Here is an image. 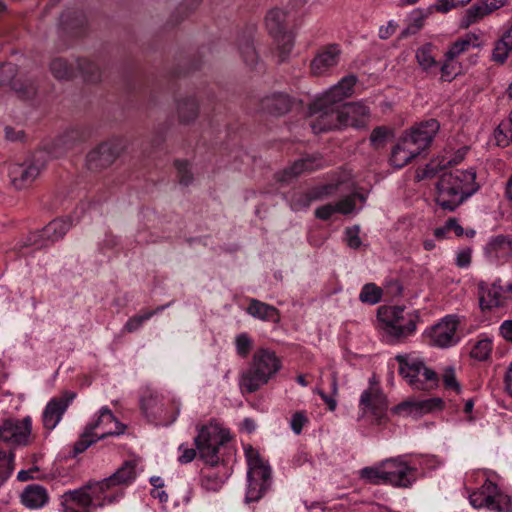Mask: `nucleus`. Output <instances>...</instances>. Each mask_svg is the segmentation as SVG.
I'll return each instance as SVG.
<instances>
[{
  "label": "nucleus",
  "mask_w": 512,
  "mask_h": 512,
  "mask_svg": "<svg viewBox=\"0 0 512 512\" xmlns=\"http://www.w3.org/2000/svg\"><path fill=\"white\" fill-rule=\"evenodd\" d=\"M357 82L354 75L342 78L309 106L311 128L314 133L340 129L345 126L362 127L369 115V108L362 102L343 103L351 95Z\"/></svg>",
  "instance_id": "obj_1"
},
{
  "label": "nucleus",
  "mask_w": 512,
  "mask_h": 512,
  "mask_svg": "<svg viewBox=\"0 0 512 512\" xmlns=\"http://www.w3.org/2000/svg\"><path fill=\"white\" fill-rule=\"evenodd\" d=\"M478 189L475 170L445 172L436 183L435 202L443 210L453 212Z\"/></svg>",
  "instance_id": "obj_2"
},
{
  "label": "nucleus",
  "mask_w": 512,
  "mask_h": 512,
  "mask_svg": "<svg viewBox=\"0 0 512 512\" xmlns=\"http://www.w3.org/2000/svg\"><path fill=\"white\" fill-rule=\"evenodd\" d=\"M361 478L374 485H392L408 488L416 481L417 469L409 466L401 457L382 461L377 467H365Z\"/></svg>",
  "instance_id": "obj_3"
},
{
  "label": "nucleus",
  "mask_w": 512,
  "mask_h": 512,
  "mask_svg": "<svg viewBox=\"0 0 512 512\" xmlns=\"http://www.w3.org/2000/svg\"><path fill=\"white\" fill-rule=\"evenodd\" d=\"M281 366V360L274 351L258 349L253 355L250 367L241 376V388L248 393L256 392L269 382Z\"/></svg>",
  "instance_id": "obj_4"
},
{
  "label": "nucleus",
  "mask_w": 512,
  "mask_h": 512,
  "mask_svg": "<svg viewBox=\"0 0 512 512\" xmlns=\"http://www.w3.org/2000/svg\"><path fill=\"white\" fill-rule=\"evenodd\" d=\"M245 453L249 466L246 502L250 503L258 501L269 489L271 468L252 446H248L245 449Z\"/></svg>",
  "instance_id": "obj_5"
},
{
  "label": "nucleus",
  "mask_w": 512,
  "mask_h": 512,
  "mask_svg": "<svg viewBox=\"0 0 512 512\" xmlns=\"http://www.w3.org/2000/svg\"><path fill=\"white\" fill-rule=\"evenodd\" d=\"M395 360L399 363V374L407 379L414 389L430 390L438 386L437 373L426 367L423 361H409L407 355H397Z\"/></svg>",
  "instance_id": "obj_6"
},
{
  "label": "nucleus",
  "mask_w": 512,
  "mask_h": 512,
  "mask_svg": "<svg viewBox=\"0 0 512 512\" xmlns=\"http://www.w3.org/2000/svg\"><path fill=\"white\" fill-rule=\"evenodd\" d=\"M228 440V435L218 425L209 424L199 429L194 442L200 458L205 463L216 466L220 461L219 447Z\"/></svg>",
  "instance_id": "obj_7"
},
{
  "label": "nucleus",
  "mask_w": 512,
  "mask_h": 512,
  "mask_svg": "<svg viewBox=\"0 0 512 512\" xmlns=\"http://www.w3.org/2000/svg\"><path fill=\"white\" fill-rule=\"evenodd\" d=\"M469 502L476 509L487 508L494 512H512V497L488 479L480 489L470 494Z\"/></svg>",
  "instance_id": "obj_8"
},
{
  "label": "nucleus",
  "mask_w": 512,
  "mask_h": 512,
  "mask_svg": "<svg viewBox=\"0 0 512 512\" xmlns=\"http://www.w3.org/2000/svg\"><path fill=\"white\" fill-rule=\"evenodd\" d=\"M286 18L287 14L277 8L270 10L266 16V27L277 44L281 61L285 60L294 46V37L287 31Z\"/></svg>",
  "instance_id": "obj_9"
},
{
  "label": "nucleus",
  "mask_w": 512,
  "mask_h": 512,
  "mask_svg": "<svg viewBox=\"0 0 512 512\" xmlns=\"http://www.w3.org/2000/svg\"><path fill=\"white\" fill-rule=\"evenodd\" d=\"M403 312L404 309L400 306L380 308L378 310V316L385 324L384 330L386 334L397 340L412 334L416 330L414 318H409L406 324L402 323L404 320Z\"/></svg>",
  "instance_id": "obj_10"
},
{
  "label": "nucleus",
  "mask_w": 512,
  "mask_h": 512,
  "mask_svg": "<svg viewBox=\"0 0 512 512\" xmlns=\"http://www.w3.org/2000/svg\"><path fill=\"white\" fill-rule=\"evenodd\" d=\"M124 149L125 143L122 139H112L99 144L87 155L86 163L88 169L98 171L110 166Z\"/></svg>",
  "instance_id": "obj_11"
},
{
  "label": "nucleus",
  "mask_w": 512,
  "mask_h": 512,
  "mask_svg": "<svg viewBox=\"0 0 512 512\" xmlns=\"http://www.w3.org/2000/svg\"><path fill=\"white\" fill-rule=\"evenodd\" d=\"M360 406L364 415H371L372 422L382 425L387 422L388 401L377 385H371L360 397Z\"/></svg>",
  "instance_id": "obj_12"
},
{
  "label": "nucleus",
  "mask_w": 512,
  "mask_h": 512,
  "mask_svg": "<svg viewBox=\"0 0 512 512\" xmlns=\"http://www.w3.org/2000/svg\"><path fill=\"white\" fill-rule=\"evenodd\" d=\"M32 431V419L26 416L23 419L8 418L0 425V440L18 446H27Z\"/></svg>",
  "instance_id": "obj_13"
},
{
  "label": "nucleus",
  "mask_w": 512,
  "mask_h": 512,
  "mask_svg": "<svg viewBox=\"0 0 512 512\" xmlns=\"http://www.w3.org/2000/svg\"><path fill=\"white\" fill-rule=\"evenodd\" d=\"M71 227V222L65 219H55L49 222L42 230L31 233L27 241L26 246H35L36 249H40L54 243L67 233Z\"/></svg>",
  "instance_id": "obj_14"
},
{
  "label": "nucleus",
  "mask_w": 512,
  "mask_h": 512,
  "mask_svg": "<svg viewBox=\"0 0 512 512\" xmlns=\"http://www.w3.org/2000/svg\"><path fill=\"white\" fill-rule=\"evenodd\" d=\"M342 50L338 44H328L318 49L310 63V71L314 76H323L335 68L341 58Z\"/></svg>",
  "instance_id": "obj_15"
},
{
  "label": "nucleus",
  "mask_w": 512,
  "mask_h": 512,
  "mask_svg": "<svg viewBox=\"0 0 512 512\" xmlns=\"http://www.w3.org/2000/svg\"><path fill=\"white\" fill-rule=\"evenodd\" d=\"M458 320L455 316H446L441 322L434 325L430 332V343L439 348H447L458 342L456 331Z\"/></svg>",
  "instance_id": "obj_16"
},
{
  "label": "nucleus",
  "mask_w": 512,
  "mask_h": 512,
  "mask_svg": "<svg viewBox=\"0 0 512 512\" xmlns=\"http://www.w3.org/2000/svg\"><path fill=\"white\" fill-rule=\"evenodd\" d=\"M75 397L74 392L65 391L61 396L48 402L42 415L43 425L47 430H53L57 426Z\"/></svg>",
  "instance_id": "obj_17"
},
{
  "label": "nucleus",
  "mask_w": 512,
  "mask_h": 512,
  "mask_svg": "<svg viewBox=\"0 0 512 512\" xmlns=\"http://www.w3.org/2000/svg\"><path fill=\"white\" fill-rule=\"evenodd\" d=\"M293 99L286 93L275 92L264 96L259 102L260 111L272 116H282L293 106Z\"/></svg>",
  "instance_id": "obj_18"
},
{
  "label": "nucleus",
  "mask_w": 512,
  "mask_h": 512,
  "mask_svg": "<svg viewBox=\"0 0 512 512\" xmlns=\"http://www.w3.org/2000/svg\"><path fill=\"white\" fill-rule=\"evenodd\" d=\"M39 174L40 169L35 165L15 164L9 171L11 182L16 189L30 186Z\"/></svg>",
  "instance_id": "obj_19"
},
{
  "label": "nucleus",
  "mask_w": 512,
  "mask_h": 512,
  "mask_svg": "<svg viewBox=\"0 0 512 512\" xmlns=\"http://www.w3.org/2000/svg\"><path fill=\"white\" fill-rule=\"evenodd\" d=\"M85 139V133L80 128H71L58 136L53 142L52 153L59 157L74 148Z\"/></svg>",
  "instance_id": "obj_20"
},
{
  "label": "nucleus",
  "mask_w": 512,
  "mask_h": 512,
  "mask_svg": "<svg viewBox=\"0 0 512 512\" xmlns=\"http://www.w3.org/2000/svg\"><path fill=\"white\" fill-rule=\"evenodd\" d=\"M49 500L45 487L39 484L28 485L21 494L22 504L29 509H39Z\"/></svg>",
  "instance_id": "obj_21"
},
{
  "label": "nucleus",
  "mask_w": 512,
  "mask_h": 512,
  "mask_svg": "<svg viewBox=\"0 0 512 512\" xmlns=\"http://www.w3.org/2000/svg\"><path fill=\"white\" fill-rule=\"evenodd\" d=\"M439 128L440 125L436 119H429L412 128L408 135L415 138V141L418 142L420 147L426 149L431 144Z\"/></svg>",
  "instance_id": "obj_22"
},
{
  "label": "nucleus",
  "mask_w": 512,
  "mask_h": 512,
  "mask_svg": "<svg viewBox=\"0 0 512 512\" xmlns=\"http://www.w3.org/2000/svg\"><path fill=\"white\" fill-rule=\"evenodd\" d=\"M176 113L179 123L188 125L199 115V103L191 96L179 98L176 102Z\"/></svg>",
  "instance_id": "obj_23"
},
{
  "label": "nucleus",
  "mask_w": 512,
  "mask_h": 512,
  "mask_svg": "<svg viewBox=\"0 0 512 512\" xmlns=\"http://www.w3.org/2000/svg\"><path fill=\"white\" fill-rule=\"evenodd\" d=\"M111 423H114L115 430H107V431L103 432L100 436H98V439H104V438H106L108 436H112V435H120L124 432V430L126 428V426L124 424L120 423L115 418V416L113 415V413L111 412L110 409L102 408L98 419L95 422L87 424L86 426L89 428V430H92L94 432V430L96 428L100 427L101 425H107V424H111Z\"/></svg>",
  "instance_id": "obj_24"
},
{
  "label": "nucleus",
  "mask_w": 512,
  "mask_h": 512,
  "mask_svg": "<svg viewBox=\"0 0 512 512\" xmlns=\"http://www.w3.org/2000/svg\"><path fill=\"white\" fill-rule=\"evenodd\" d=\"M247 313L263 321H271L273 323L280 321V313L276 307L257 299H251L249 301Z\"/></svg>",
  "instance_id": "obj_25"
},
{
  "label": "nucleus",
  "mask_w": 512,
  "mask_h": 512,
  "mask_svg": "<svg viewBox=\"0 0 512 512\" xmlns=\"http://www.w3.org/2000/svg\"><path fill=\"white\" fill-rule=\"evenodd\" d=\"M91 488L92 483L89 482L79 489L64 493V495L62 496V503L75 505L85 510L89 509V507L92 506L94 503L93 495L90 494L89 492V489Z\"/></svg>",
  "instance_id": "obj_26"
},
{
  "label": "nucleus",
  "mask_w": 512,
  "mask_h": 512,
  "mask_svg": "<svg viewBox=\"0 0 512 512\" xmlns=\"http://www.w3.org/2000/svg\"><path fill=\"white\" fill-rule=\"evenodd\" d=\"M442 407L443 400L441 398L435 397L418 402H402L394 408V411L396 413H400L403 410H408L409 413H413L414 411L420 413H428L434 410H440Z\"/></svg>",
  "instance_id": "obj_27"
},
{
  "label": "nucleus",
  "mask_w": 512,
  "mask_h": 512,
  "mask_svg": "<svg viewBox=\"0 0 512 512\" xmlns=\"http://www.w3.org/2000/svg\"><path fill=\"white\" fill-rule=\"evenodd\" d=\"M135 478V466L132 462H125L113 475L102 480L96 485L97 488L103 490L105 487L124 484Z\"/></svg>",
  "instance_id": "obj_28"
},
{
  "label": "nucleus",
  "mask_w": 512,
  "mask_h": 512,
  "mask_svg": "<svg viewBox=\"0 0 512 512\" xmlns=\"http://www.w3.org/2000/svg\"><path fill=\"white\" fill-rule=\"evenodd\" d=\"M239 53L246 65L253 67L258 62V54L254 47L252 30L243 33L237 41Z\"/></svg>",
  "instance_id": "obj_29"
},
{
  "label": "nucleus",
  "mask_w": 512,
  "mask_h": 512,
  "mask_svg": "<svg viewBox=\"0 0 512 512\" xmlns=\"http://www.w3.org/2000/svg\"><path fill=\"white\" fill-rule=\"evenodd\" d=\"M316 160L321 159L313 156L295 161L291 167L283 171L281 177H279V181L289 182L304 171H311L318 168L320 164H315Z\"/></svg>",
  "instance_id": "obj_30"
},
{
  "label": "nucleus",
  "mask_w": 512,
  "mask_h": 512,
  "mask_svg": "<svg viewBox=\"0 0 512 512\" xmlns=\"http://www.w3.org/2000/svg\"><path fill=\"white\" fill-rule=\"evenodd\" d=\"M479 290V304L482 310L492 309L494 307L500 306L501 292L503 291L501 285L495 282L492 284L491 289L486 291L484 284L481 283L479 285Z\"/></svg>",
  "instance_id": "obj_31"
},
{
  "label": "nucleus",
  "mask_w": 512,
  "mask_h": 512,
  "mask_svg": "<svg viewBox=\"0 0 512 512\" xmlns=\"http://www.w3.org/2000/svg\"><path fill=\"white\" fill-rule=\"evenodd\" d=\"M479 37L475 34H467L465 37L455 41L445 53L447 61H453L455 58L466 52L470 47H479Z\"/></svg>",
  "instance_id": "obj_32"
},
{
  "label": "nucleus",
  "mask_w": 512,
  "mask_h": 512,
  "mask_svg": "<svg viewBox=\"0 0 512 512\" xmlns=\"http://www.w3.org/2000/svg\"><path fill=\"white\" fill-rule=\"evenodd\" d=\"M77 69L85 81L92 83L101 81L102 71L98 63L87 58H79L77 59Z\"/></svg>",
  "instance_id": "obj_33"
},
{
  "label": "nucleus",
  "mask_w": 512,
  "mask_h": 512,
  "mask_svg": "<svg viewBox=\"0 0 512 512\" xmlns=\"http://www.w3.org/2000/svg\"><path fill=\"white\" fill-rule=\"evenodd\" d=\"M512 50V24L511 27L496 42L492 53L493 61L503 64Z\"/></svg>",
  "instance_id": "obj_34"
},
{
  "label": "nucleus",
  "mask_w": 512,
  "mask_h": 512,
  "mask_svg": "<svg viewBox=\"0 0 512 512\" xmlns=\"http://www.w3.org/2000/svg\"><path fill=\"white\" fill-rule=\"evenodd\" d=\"M52 75L58 80H70L76 75L75 67L66 59L54 58L49 65Z\"/></svg>",
  "instance_id": "obj_35"
},
{
  "label": "nucleus",
  "mask_w": 512,
  "mask_h": 512,
  "mask_svg": "<svg viewBox=\"0 0 512 512\" xmlns=\"http://www.w3.org/2000/svg\"><path fill=\"white\" fill-rule=\"evenodd\" d=\"M11 87L18 97L24 100L32 99L37 93V85L31 79H14Z\"/></svg>",
  "instance_id": "obj_36"
},
{
  "label": "nucleus",
  "mask_w": 512,
  "mask_h": 512,
  "mask_svg": "<svg viewBox=\"0 0 512 512\" xmlns=\"http://www.w3.org/2000/svg\"><path fill=\"white\" fill-rule=\"evenodd\" d=\"M60 25L66 31L82 28L85 25V17L79 11H66L60 17Z\"/></svg>",
  "instance_id": "obj_37"
},
{
  "label": "nucleus",
  "mask_w": 512,
  "mask_h": 512,
  "mask_svg": "<svg viewBox=\"0 0 512 512\" xmlns=\"http://www.w3.org/2000/svg\"><path fill=\"white\" fill-rule=\"evenodd\" d=\"M413 159L414 158L411 156V151L407 150L405 146L400 141H398L391 151V165H393L396 168H403Z\"/></svg>",
  "instance_id": "obj_38"
},
{
  "label": "nucleus",
  "mask_w": 512,
  "mask_h": 512,
  "mask_svg": "<svg viewBox=\"0 0 512 512\" xmlns=\"http://www.w3.org/2000/svg\"><path fill=\"white\" fill-rule=\"evenodd\" d=\"M488 5L481 3L474 4L466 11V26L473 24L483 18L484 16L492 13L497 10V6L491 5L487 8Z\"/></svg>",
  "instance_id": "obj_39"
},
{
  "label": "nucleus",
  "mask_w": 512,
  "mask_h": 512,
  "mask_svg": "<svg viewBox=\"0 0 512 512\" xmlns=\"http://www.w3.org/2000/svg\"><path fill=\"white\" fill-rule=\"evenodd\" d=\"M489 249L502 256H512V238L504 235L494 237L488 245Z\"/></svg>",
  "instance_id": "obj_40"
},
{
  "label": "nucleus",
  "mask_w": 512,
  "mask_h": 512,
  "mask_svg": "<svg viewBox=\"0 0 512 512\" xmlns=\"http://www.w3.org/2000/svg\"><path fill=\"white\" fill-rule=\"evenodd\" d=\"M382 289L373 283H367L363 286L359 299L363 303L376 304L381 300Z\"/></svg>",
  "instance_id": "obj_41"
},
{
  "label": "nucleus",
  "mask_w": 512,
  "mask_h": 512,
  "mask_svg": "<svg viewBox=\"0 0 512 512\" xmlns=\"http://www.w3.org/2000/svg\"><path fill=\"white\" fill-rule=\"evenodd\" d=\"M416 59L418 64L423 70L428 71L437 65L435 58L432 55L431 45L427 44L417 49Z\"/></svg>",
  "instance_id": "obj_42"
},
{
  "label": "nucleus",
  "mask_w": 512,
  "mask_h": 512,
  "mask_svg": "<svg viewBox=\"0 0 512 512\" xmlns=\"http://www.w3.org/2000/svg\"><path fill=\"white\" fill-rule=\"evenodd\" d=\"M492 352V341L488 338L479 340L470 352V356L478 361H485Z\"/></svg>",
  "instance_id": "obj_43"
},
{
  "label": "nucleus",
  "mask_w": 512,
  "mask_h": 512,
  "mask_svg": "<svg viewBox=\"0 0 512 512\" xmlns=\"http://www.w3.org/2000/svg\"><path fill=\"white\" fill-rule=\"evenodd\" d=\"M166 306H159L157 307L155 310L153 311H148L142 315H137V316H134V317H131L125 324L124 326V330L128 333H132L134 331H136L137 329H139L142 324L150 319L153 315H155L156 313L162 311Z\"/></svg>",
  "instance_id": "obj_44"
},
{
  "label": "nucleus",
  "mask_w": 512,
  "mask_h": 512,
  "mask_svg": "<svg viewBox=\"0 0 512 512\" xmlns=\"http://www.w3.org/2000/svg\"><path fill=\"white\" fill-rule=\"evenodd\" d=\"M391 134L392 131L386 126H378L374 128L370 135L371 145L375 149L383 148Z\"/></svg>",
  "instance_id": "obj_45"
},
{
  "label": "nucleus",
  "mask_w": 512,
  "mask_h": 512,
  "mask_svg": "<svg viewBox=\"0 0 512 512\" xmlns=\"http://www.w3.org/2000/svg\"><path fill=\"white\" fill-rule=\"evenodd\" d=\"M98 436L86 426L78 441L74 444V454L84 452L89 446L95 443Z\"/></svg>",
  "instance_id": "obj_46"
},
{
  "label": "nucleus",
  "mask_w": 512,
  "mask_h": 512,
  "mask_svg": "<svg viewBox=\"0 0 512 512\" xmlns=\"http://www.w3.org/2000/svg\"><path fill=\"white\" fill-rule=\"evenodd\" d=\"M175 168L177 170V176L181 185L188 186L193 182V174L187 161L176 160Z\"/></svg>",
  "instance_id": "obj_47"
},
{
  "label": "nucleus",
  "mask_w": 512,
  "mask_h": 512,
  "mask_svg": "<svg viewBox=\"0 0 512 512\" xmlns=\"http://www.w3.org/2000/svg\"><path fill=\"white\" fill-rule=\"evenodd\" d=\"M308 423V418L303 411L295 412L292 415L290 425L293 432L299 435L302 432L304 425Z\"/></svg>",
  "instance_id": "obj_48"
},
{
  "label": "nucleus",
  "mask_w": 512,
  "mask_h": 512,
  "mask_svg": "<svg viewBox=\"0 0 512 512\" xmlns=\"http://www.w3.org/2000/svg\"><path fill=\"white\" fill-rule=\"evenodd\" d=\"M470 1L471 0H438V3L434 7L437 11L446 13L452 8L466 5Z\"/></svg>",
  "instance_id": "obj_49"
},
{
  "label": "nucleus",
  "mask_w": 512,
  "mask_h": 512,
  "mask_svg": "<svg viewBox=\"0 0 512 512\" xmlns=\"http://www.w3.org/2000/svg\"><path fill=\"white\" fill-rule=\"evenodd\" d=\"M443 382L446 388L454 389L456 392H460V384L456 380L455 371L452 367H447L443 374Z\"/></svg>",
  "instance_id": "obj_50"
},
{
  "label": "nucleus",
  "mask_w": 512,
  "mask_h": 512,
  "mask_svg": "<svg viewBox=\"0 0 512 512\" xmlns=\"http://www.w3.org/2000/svg\"><path fill=\"white\" fill-rule=\"evenodd\" d=\"M399 141L405 146L407 150L411 151V156L413 158L417 157L421 154L422 151L425 150V148L418 145V142L415 141V138H412L409 135L402 137Z\"/></svg>",
  "instance_id": "obj_51"
},
{
  "label": "nucleus",
  "mask_w": 512,
  "mask_h": 512,
  "mask_svg": "<svg viewBox=\"0 0 512 512\" xmlns=\"http://www.w3.org/2000/svg\"><path fill=\"white\" fill-rule=\"evenodd\" d=\"M335 190V186L333 185H324L322 187H317L312 189L308 194V201H314L323 198L331 194Z\"/></svg>",
  "instance_id": "obj_52"
},
{
  "label": "nucleus",
  "mask_w": 512,
  "mask_h": 512,
  "mask_svg": "<svg viewBox=\"0 0 512 512\" xmlns=\"http://www.w3.org/2000/svg\"><path fill=\"white\" fill-rule=\"evenodd\" d=\"M360 229L358 226H353L346 229L347 244L350 248L357 249L361 245V239L359 237Z\"/></svg>",
  "instance_id": "obj_53"
},
{
  "label": "nucleus",
  "mask_w": 512,
  "mask_h": 512,
  "mask_svg": "<svg viewBox=\"0 0 512 512\" xmlns=\"http://www.w3.org/2000/svg\"><path fill=\"white\" fill-rule=\"evenodd\" d=\"M237 352L241 356H246L251 348V340L246 334H240L236 338Z\"/></svg>",
  "instance_id": "obj_54"
},
{
  "label": "nucleus",
  "mask_w": 512,
  "mask_h": 512,
  "mask_svg": "<svg viewBox=\"0 0 512 512\" xmlns=\"http://www.w3.org/2000/svg\"><path fill=\"white\" fill-rule=\"evenodd\" d=\"M355 208V202L354 197L347 196L346 198L340 200L335 204L336 212L342 213V214H348L352 212Z\"/></svg>",
  "instance_id": "obj_55"
},
{
  "label": "nucleus",
  "mask_w": 512,
  "mask_h": 512,
  "mask_svg": "<svg viewBox=\"0 0 512 512\" xmlns=\"http://www.w3.org/2000/svg\"><path fill=\"white\" fill-rule=\"evenodd\" d=\"M444 168V165L443 166H440L439 163L437 162H434V161H431L430 163H428L425 168L423 169V172H422V175L421 176H418L419 179H423V178H432L434 176H436V174Z\"/></svg>",
  "instance_id": "obj_56"
},
{
  "label": "nucleus",
  "mask_w": 512,
  "mask_h": 512,
  "mask_svg": "<svg viewBox=\"0 0 512 512\" xmlns=\"http://www.w3.org/2000/svg\"><path fill=\"white\" fill-rule=\"evenodd\" d=\"M14 454L11 452L7 459V467L0 466V487L9 478L13 471Z\"/></svg>",
  "instance_id": "obj_57"
},
{
  "label": "nucleus",
  "mask_w": 512,
  "mask_h": 512,
  "mask_svg": "<svg viewBox=\"0 0 512 512\" xmlns=\"http://www.w3.org/2000/svg\"><path fill=\"white\" fill-rule=\"evenodd\" d=\"M336 213L335 205L327 204L316 209L315 216L321 220H328Z\"/></svg>",
  "instance_id": "obj_58"
},
{
  "label": "nucleus",
  "mask_w": 512,
  "mask_h": 512,
  "mask_svg": "<svg viewBox=\"0 0 512 512\" xmlns=\"http://www.w3.org/2000/svg\"><path fill=\"white\" fill-rule=\"evenodd\" d=\"M471 263V250L465 249L460 251L456 257V265L460 268L468 267Z\"/></svg>",
  "instance_id": "obj_59"
},
{
  "label": "nucleus",
  "mask_w": 512,
  "mask_h": 512,
  "mask_svg": "<svg viewBox=\"0 0 512 512\" xmlns=\"http://www.w3.org/2000/svg\"><path fill=\"white\" fill-rule=\"evenodd\" d=\"M402 290V285L398 280L390 281L386 286V292L393 297L401 295Z\"/></svg>",
  "instance_id": "obj_60"
},
{
  "label": "nucleus",
  "mask_w": 512,
  "mask_h": 512,
  "mask_svg": "<svg viewBox=\"0 0 512 512\" xmlns=\"http://www.w3.org/2000/svg\"><path fill=\"white\" fill-rule=\"evenodd\" d=\"M397 25L390 21L387 26H382L379 29V37L381 39H388L391 37L396 31Z\"/></svg>",
  "instance_id": "obj_61"
},
{
  "label": "nucleus",
  "mask_w": 512,
  "mask_h": 512,
  "mask_svg": "<svg viewBox=\"0 0 512 512\" xmlns=\"http://www.w3.org/2000/svg\"><path fill=\"white\" fill-rule=\"evenodd\" d=\"M446 228L448 230H453L457 236H463L464 235V229L461 225L458 224L457 220L455 218H449L446 222Z\"/></svg>",
  "instance_id": "obj_62"
},
{
  "label": "nucleus",
  "mask_w": 512,
  "mask_h": 512,
  "mask_svg": "<svg viewBox=\"0 0 512 512\" xmlns=\"http://www.w3.org/2000/svg\"><path fill=\"white\" fill-rule=\"evenodd\" d=\"M501 335L508 341L512 342V320H506L500 327Z\"/></svg>",
  "instance_id": "obj_63"
},
{
  "label": "nucleus",
  "mask_w": 512,
  "mask_h": 512,
  "mask_svg": "<svg viewBox=\"0 0 512 512\" xmlns=\"http://www.w3.org/2000/svg\"><path fill=\"white\" fill-rule=\"evenodd\" d=\"M441 72L442 77L445 80L452 78V76L455 75L454 65L452 64V61L446 60L445 63L441 66Z\"/></svg>",
  "instance_id": "obj_64"
}]
</instances>
